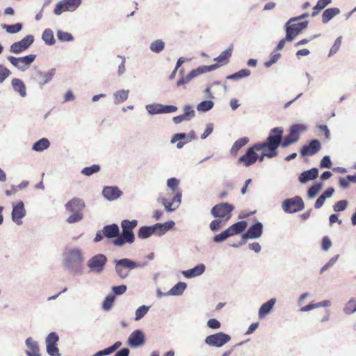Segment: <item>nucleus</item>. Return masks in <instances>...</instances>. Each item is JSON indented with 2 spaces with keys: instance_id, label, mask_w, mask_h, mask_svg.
<instances>
[{
  "instance_id": "nucleus-1",
  "label": "nucleus",
  "mask_w": 356,
  "mask_h": 356,
  "mask_svg": "<svg viewBox=\"0 0 356 356\" xmlns=\"http://www.w3.org/2000/svg\"><path fill=\"white\" fill-rule=\"evenodd\" d=\"M64 264L68 271L74 275H79L82 273L79 266L83 261V257L80 249L72 248L66 251L63 254Z\"/></svg>"
},
{
  "instance_id": "nucleus-2",
  "label": "nucleus",
  "mask_w": 356,
  "mask_h": 356,
  "mask_svg": "<svg viewBox=\"0 0 356 356\" xmlns=\"http://www.w3.org/2000/svg\"><path fill=\"white\" fill-rule=\"evenodd\" d=\"M280 137L275 138L273 134L270 131L269 135L267 138L261 143H257V149L260 150H266L267 158L272 159L278 154L277 149L280 147Z\"/></svg>"
},
{
  "instance_id": "nucleus-3",
  "label": "nucleus",
  "mask_w": 356,
  "mask_h": 356,
  "mask_svg": "<svg viewBox=\"0 0 356 356\" xmlns=\"http://www.w3.org/2000/svg\"><path fill=\"white\" fill-rule=\"evenodd\" d=\"M115 271L116 275L120 279H126L129 275V272L136 268V261L129 258H122L114 259Z\"/></svg>"
},
{
  "instance_id": "nucleus-4",
  "label": "nucleus",
  "mask_w": 356,
  "mask_h": 356,
  "mask_svg": "<svg viewBox=\"0 0 356 356\" xmlns=\"http://www.w3.org/2000/svg\"><path fill=\"white\" fill-rule=\"evenodd\" d=\"M282 207L285 213H293L302 211L305 208V204L302 197L297 195L284 200L282 203Z\"/></svg>"
},
{
  "instance_id": "nucleus-5",
  "label": "nucleus",
  "mask_w": 356,
  "mask_h": 356,
  "mask_svg": "<svg viewBox=\"0 0 356 356\" xmlns=\"http://www.w3.org/2000/svg\"><path fill=\"white\" fill-rule=\"evenodd\" d=\"M234 209V207L232 204L221 202L212 207L211 214L216 218H225V220H228L232 216L231 213Z\"/></svg>"
},
{
  "instance_id": "nucleus-6",
  "label": "nucleus",
  "mask_w": 356,
  "mask_h": 356,
  "mask_svg": "<svg viewBox=\"0 0 356 356\" xmlns=\"http://www.w3.org/2000/svg\"><path fill=\"white\" fill-rule=\"evenodd\" d=\"M81 3L82 0H62L56 5L54 13L56 15H60L64 12H74Z\"/></svg>"
},
{
  "instance_id": "nucleus-7",
  "label": "nucleus",
  "mask_w": 356,
  "mask_h": 356,
  "mask_svg": "<svg viewBox=\"0 0 356 356\" xmlns=\"http://www.w3.org/2000/svg\"><path fill=\"white\" fill-rule=\"evenodd\" d=\"M230 340L231 337L229 334L220 332L207 336L205 338L204 342L209 346L220 348L227 343Z\"/></svg>"
},
{
  "instance_id": "nucleus-8",
  "label": "nucleus",
  "mask_w": 356,
  "mask_h": 356,
  "mask_svg": "<svg viewBox=\"0 0 356 356\" xmlns=\"http://www.w3.org/2000/svg\"><path fill=\"white\" fill-rule=\"evenodd\" d=\"M55 74V68H52L47 72L37 70L31 76L30 79L35 83H37L42 89L44 85L49 83L53 79Z\"/></svg>"
},
{
  "instance_id": "nucleus-9",
  "label": "nucleus",
  "mask_w": 356,
  "mask_h": 356,
  "mask_svg": "<svg viewBox=\"0 0 356 356\" xmlns=\"http://www.w3.org/2000/svg\"><path fill=\"white\" fill-rule=\"evenodd\" d=\"M107 262V257L103 254H97L92 257L87 262L90 271L100 273L103 271Z\"/></svg>"
},
{
  "instance_id": "nucleus-10",
  "label": "nucleus",
  "mask_w": 356,
  "mask_h": 356,
  "mask_svg": "<svg viewBox=\"0 0 356 356\" xmlns=\"http://www.w3.org/2000/svg\"><path fill=\"white\" fill-rule=\"evenodd\" d=\"M59 341V336L55 332H50L45 339L47 353L49 356H60L59 349L57 343Z\"/></svg>"
},
{
  "instance_id": "nucleus-11",
  "label": "nucleus",
  "mask_w": 356,
  "mask_h": 356,
  "mask_svg": "<svg viewBox=\"0 0 356 356\" xmlns=\"http://www.w3.org/2000/svg\"><path fill=\"white\" fill-rule=\"evenodd\" d=\"M257 143H255L251 147H248L246 149L245 153L238 159V163H243L245 166L247 167L253 165L258 159V154L256 153V152L259 151V149H257Z\"/></svg>"
},
{
  "instance_id": "nucleus-12",
  "label": "nucleus",
  "mask_w": 356,
  "mask_h": 356,
  "mask_svg": "<svg viewBox=\"0 0 356 356\" xmlns=\"http://www.w3.org/2000/svg\"><path fill=\"white\" fill-rule=\"evenodd\" d=\"M34 42V37L32 35H27L20 41L13 43L10 47V51L19 54L26 50Z\"/></svg>"
},
{
  "instance_id": "nucleus-13",
  "label": "nucleus",
  "mask_w": 356,
  "mask_h": 356,
  "mask_svg": "<svg viewBox=\"0 0 356 356\" xmlns=\"http://www.w3.org/2000/svg\"><path fill=\"white\" fill-rule=\"evenodd\" d=\"M283 133L284 129L282 127H274L271 129V134H273L275 138H277V137H280V146L282 147H287L291 144L297 142L299 140V136L296 137H291L289 135L288 136H286L284 140L283 138Z\"/></svg>"
},
{
  "instance_id": "nucleus-14",
  "label": "nucleus",
  "mask_w": 356,
  "mask_h": 356,
  "mask_svg": "<svg viewBox=\"0 0 356 356\" xmlns=\"http://www.w3.org/2000/svg\"><path fill=\"white\" fill-rule=\"evenodd\" d=\"M145 342V335L141 330H134L127 339V345L133 348L142 346Z\"/></svg>"
},
{
  "instance_id": "nucleus-15",
  "label": "nucleus",
  "mask_w": 356,
  "mask_h": 356,
  "mask_svg": "<svg viewBox=\"0 0 356 356\" xmlns=\"http://www.w3.org/2000/svg\"><path fill=\"white\" fill-rule=\"evenodd\" d=\"M26 216L24 204L22 201H19L17 204H13L11 217L13 222L17 225L22 224V219Z\"/></svg>"
},
{
  "instance_id": "nucleus-16",
  "label": "nucleus",
  "mask_w": 356,
  "mask_h": 356,
  "mask_svg": "<svg viewBox=\"0 0 356 356\" xmlns=\"http://www.w3.org/2000/svg\"><path fill=\"white\" fill-rule=\"evenodd\" d=\"M321 148V144L318 139H312L308 145H303L300 153L302 156H312L316 154Z\"/></svg>"
},
{
  "instance_id": "nucleus-17",
  "label": "nucleus",
  "mask_w": 356,
  "mask_h": 356,
  "mask_svg": "<svg viewBox=\"0 0 356 356\" xmlns=\"http://www.w3.org/2000/svg\"><path fill=\"white\" fill-rule=\"evenodd\" d=\"M263 228V224L259 221H257L243 233V236L250 239L259 238L262 235Z\"/></svg>"
},
{
  "instance_id": "nucleus-18",
  "label": "nucleus",
  "mask_w": 356,
  "mask_h": 356,
  "mask_svg": "<svg viewBox=\"0 0 356 356\" xmlns=\"http://www.w3.org/2000/svg\"><path fill=\"white\" fill-rule=\"evenodd\" d=\"M122 192L118 186H104L102 190V195L108 201H113L119 198Z\"/></svg>"
},
{
  "instance_id": "nucleus-19",
  "label": "nucleus",
  "mask_w": 356,
  "mask_h": 356,
  "mask_svg": "<svg viewBox=\"0 0 356 356\" xmlns=\"http://www.w3.org/2000/svg\"><path fill=\"white\" fill-rule=\"evenodd\" d=\"M25 345L27 347V350H25L27 356H41L38 342L32 337H28L25 340Z\"/></svg>"
},
{
  "instance_id": "nucleus-20",
  "label": "nucleus",
  "mask_w": 356,
  "mask_h": 356,
  "mask_svg": "<svg viewBox=\"0 0 356 356\" xmlns=\"http://www.w3.org/2000/svg\"><path fill=\"white\" fill-rule=\"evenodd\" d=\"M85 202L80 198H72L68 201L65 207L70 212H81L85 208Z\"/></svg>"
},
{
  "instance_id": "nucleus-21",
  "label": "nucleus",
  "mask_w": 356,
  "mask_h": 356,
  "mask_svg": "<svg viewBox=\"0 0 356 356\" xmlns=\"http://www.w3.org/2000/svg\"><path fill=\"white\" fill-rule=\"evenodd\" d=\"M318 176V169L312 168L308 170L302 172L298 177V180L301 184H306L309 181L316 179Z\"/></svg>"
},
{
  "instance_id": "nucleus-22",
  "label": "nucleus",
  "mask_w": 356,
  "mask_h": 356,
  "mask_svg": "<svg viewBox=\"0 0 356 356\" xmlns=\"http://www.w3.org/2000/svg\"><path fill=\"white\" fill-rule=\"evenodd\" d=\"M205 265L204 264H200L191 269L183 270L181 273L186 278L190 279L202 275L205 272Z\"/></svg>"
},
{
  "instance_id": "nucleus-23",
  "label": "nucleus",
  "mask_w": 356,
  "mask_h": 356,
  "mask_svg": "<svg viewBox=\"0 0 356 356\" xmlns=\"http://www.w3.org/2000/svg\"><path fill=\"white\" fill-rule=\"evenodd\" d=\"M138 220H123L121 222L122 233L127 235L126 236L135 237L133 229L137 226Z\"/></svg>"
},
{
  "instance_id": "nucleus-24",
  "label": "nucleus",
  "mask_w": 356,
  "mask_h": 356,
  "mask_svg": "<svg viewBox=\"0 0 356 356\" xmlns=\"http://www.w3.org/2000/svg\"><path fill=\"white\" fill-rule=\"evenodd\" d=\"M175 225V223L172 220H169L163 223H156L153 225L154 234L162 236L165 234L168 231L172 229Z\"/></svg>"
},
{
  "instance_id": "nucleus-25",
  "label": "nucleus",
  "mask_w": 356,
  "mask_h": 356,
  "mask_svg": "<svg viewBox=\"0 0 356 356\" xmlns=\"http://www.w3.org/2000/svg\"><path fill=\"white\" fill-rule=\"evenodd\" d=\"M248 227V222L245 220L238 221L234 223L227 229L229 232L231 236L243 233Z\"/></svg>"
},
{
  "instance_id": "nucleus-26",
  "label": "nucleus",
  "mask_w": 356,
  "mask_h": 356,
  "mask_svg": "<svg viewBox=\"0 0 356 356\" xmlns=\"http://www.w3.org/2000/svg\"><path fill=\"white\" fill-rule=\"evenodd\" d=\"M120 228L115 223L105 225L102 229L103 235L107 238H115L119 234Z\"/></svg>"
},
{
  "instance_id": "nucleus-27",
  "label": "nucleus",
  "mask_w": 356,
  "mask_h": 356,
  "mask_svg": "<svg viewBox=\"0 0 356 356\" xmlns=\"http://www.w3.org/2000/svg\"><path fill=\"white\" fill-rule=\"evenodd\" d=\"M276 302L275 298H271L266 302L264 303L259 308L258 316L260 319L264 318L266 315L270 314L273 306Z\"/></svg>"
},
{
  "instance_id": "nucleus-28",
  "label": "nucleus",
  "mask_w": 356,
  "mask_h": 356,
  "mask_svg": "<svg viewBox=\"0 0 356 356\" xmlns=\"http://www.w3.org/2000/svg\"><path fill=\"white\" fill-rule=\"evenodd\" d=\"M127 235L120 233L116 236L115 238L113 239V243L115 246L122 247L125 243H132L134 242L135 237L133 236H126Z\"/></svg>"
},
{
  "instance_id": "nucleus-29",
  "label": "nucleus",
  "mask_w": 356,
  "mask_h": 356,
  "mask_svg": "<svg viewBox=\"0 0 356 356\" xmlns=\"http://www.w3.org/2000/svg\"><path fill=\"white\" fill-rule=\"evenodd\" d=\"M13 90L18 92L22 97L26 96V90L24 83L19 79L15 78L11 81Z\"/></svg>"
},
{
  "instance_id": "nucleus-30",
  "label": "nucleus",
  "mask_w": 356,
  "mask_h": 356,
  "mask_svg": "<svg viewBox=\"0 0 356 356\" xmlns=\"http://www.w3.org/2000/svg\"><path fill=\"white\" fill-rule=\"evenodd\" d=\"M36 55L29 54L25 56L19 57V65L22 67L19 70L22 72L26 71L31 63L35 60Z\"/></svg>"
},
{
  "instance_id": "nucleus-31",
  "label": "nucleus",
  "mask_w": 356,
  "mask_h": 356,
  "mask_svg": "<svg viewBox=\"0 0 356 356\" xmlns=\"http://www.w3.org/2000/svg\"><path fill=\"white\" fill-rule=\"evenodd\" d=\"M187 287L185 282H179L174 286H172L165 296H181L183 294Z\"/></svg>"
},
{
  "instance_id": "nucleus-32",
  "label": "nucleus",
  "mask_w": 356,
  "mask_h": 356,
  "mask_svg": "<svg viewBox=\"0 0 356 356\" xmlns=\"http://www.w3.org/2000/svg\"><path fill=\"white\" fill-rule=\"evenodd\" d=\"M232 45H231L228 49L223 51L218 57L214 58V60L217 61V63L220 65H224L228 63L229 59L232 56Z\"/></svg>"
},
{
  "instance_id": "nucleus-33",
  "label": "nucleus",
  "mask_w": 356,
  "mask_h": 356,
  "mask_svg": "<svg viewBox=\"0 0 356 356\" xmlns=\"http://www.w3.org/2000/svg\"><path fill=\"white\" fill-rule=\"evenodd\" d=\"M340 13V10L338 8H330L324 10L322 15V22L324 24L327 23L334 16Z\"/></svg>"
},
{
  "instance_id": "nucleus-34",
  "label": "nucleus",
  "mask_w": 356,
  "mask_h": 356,
  "mask_svg": "<svg viewBox=\"0 0 356 356\" xmlns=\"http://www.w3.org/2000/svg\"><path fill=\"white\" fill-rule=\"evenodd\" d=\"M49 140L46 138H42L33 143L32 149L35 152H42L49 148Z\"/></svg>"
},
{
  "instance_id": "nucleus-35",
  "label": "nucleus",
  "mask_w": 356,
  "mask_h": 356,
  "mask_svg": "<svg viewBox=\"0 0 356 356\" xmlns=\"http://www.w3.org/2000/svg\"><path fill=\"white\" fill-rule=\"evenodd\" d=\"M296 21H291L289 19L286 23H289V29L295 32L298 35L302 32V30L306 29L308 26V21H303L297 24H294Z\"/></svg>"
},
{
  "instance_id": "nucleus-36",
  "label": "nucleus",
  "mask_w": 356,
  "mask_h": 356,
  "mask_svg": "<svg viewBox=\"0 0 356 356\" xmlns=\"http://www.w3.org/2000/svg\"><path fill=\"white\" fill-rule=\"evenodd\" d=\"M249 140H250L248 137H242L236 140L230 149V153L232 155H236L238 150L242 147L245 146L249 142Z\"/></svg>"
},
{
  "instance_id": "nucleus-37",
  "label": "nucleus",
  "mask_w": 356,
  "mask_h": 356,
  "mask_svg": "<svg viewBox=\"0 0 356 356\" xmlns=\"http://www.w3.org/2000/svg\"><path fill=\"white\" fill-rule=\"evenodd\" d=\"M154 234L153 225L151 226H143L140 227L138 232V238L145 239L150 237Z\"/></svg>"
},
{
  "instance_id": "nucleus-38",
  "label": "nucleus",
  "mask_w": 356,
  "mask_h": 356,
  "mask_svg": "<svg viewBox=\"0 0 356 356\" xmlns=\"http://www.w3.org/2000/svg\"><path fill=\"white\" fill-rule=\"evenodd\" d=\"M42 40L47 45H54L56 42L54 32L50 29H46L42 35Z\"/></svg>"
},
{
  "instance_id": "nucleus-39",
  "label": "nucleus",
  "mask_w": 356,
  "mask_h": 356,
  "mask_svg": "<svg viewBox=\"0 0 356 356\" xmlns=\"http://www.w3.org/2000/svg\"><path fill=\"white\" fill-rule=\"evenodd\" d=\"M323 187V184L321 182H315L308 189H307V197L309 199L314 198L320 192Z\"/></svg>"
},
{
  "instance_id": "nucleus-40",
  "label": "nucleus",
  "mask_w": 356,
  "mask_h": 356,
  "mask_svg": "<svg viewBox=\"0 0 356 356\" xmlns=\"http://www.w3.org/2000/svg\"><path fill=\"white\" fill-rule=\"evenodd\" d=\"M129 90H120L113 94L114 104H118L124 102L128 98Z\"/></svg>"
},
{
  "instance_id": "nucleus-41",
  "label": "nucleus",
  "mask_w": 356,
  "mask_h": 356,
  "mask_svg": "<svg viewBox=\"0 0 356 356\" xmlns=\"http://www.w3.org/2000/svg\"><path fill=\"white\" fill-rule=\"evenodd\" d=\"M250 74H251V72H250V70L243 69L236 73L228 75L227 76V79L236 81V80H238L242 78L248 77L250 75Z\"/></svg>"
},
{
  "instance_id": "nucleus-42",
  "label": "nucleus",
  "mask_w": 356,
  "mask_h": 356,
  "mask_svg": "<svg viewBox=\"0 0 356 356\" xmlns=\"http://www.w3.org/2000/svg\"><path fill=\"white\" fill-rule=\"evenodd\" d=\"M165 48V42L161 39H157L153 41L149 45V49L154 52L159 54Z\"/></svg>"
},
{
  "instance_id": "nucleus-43",
  "label": "nucleus",
  "mask_w": 356,
  "mask_h": 356,
  "mask_svg": "<svg viewBox=\"0 0 356 356\" xmlns=\"http://www.w3.org/2000/svg\"><path fill=\"white\" fill-rule=\"evenodd\" d=\"M101 167L98 164H93L90 166L85 167L81 170V174L85 176L90 177L93 174L97 173L100 171Z\"/></svg>"
},
{
  "instance_id": "nucleus-44",
  "label": "nucleus",
  "mask_w": 356,
  "mask_h": 356,
  "mask_svg": "<svg viewBox=\"0 0 356 356\" xmlns=\"http://www.w3.org/2000/svg\"><path fill=\"white\" fill-rule=\"evenodd\" d=\"M183 117L186 121H190L195 116V111L191 105H185L183 108Z\"/></svg>"
},
{
  "instance_id": "nucleus-45",
  "label": "nucleus",
  "mask_w": 356,
  "mask_h": 356,
  "mask_svg": "<svg viewBox=\"0 0 356 356\" xmlns=\"http://www.w3.org/2000/svg\"><path fill=\"white\" fill-rule=\"evenodd\" d=\"M307 129L306 126L301 124H295L291 126L289 129V136L291 137L299 136L300 131H305Z\"/></svg>"
},
{
  "instance_id": "nucleus-46",
  "label": "nucleus",
  "mask_w": 356,
  "mask_h": 356,
  "mask_svg": "<svg viewBox=\"0 0 356 356\" xmlns=\"http://www.w3.org/2000/svg\"><path fill=\"white\" fill-rule=\"evenodd\" d=\"M213 102L211 100H204L201 102L197 106V110L200 112H207L213 108Z\"/></svg>"
},
{
  "instance_id": "nucleus-47",
  "label": "nucleus",
  "mask_w": 356,
  "mask_h": 356,
  "mask_svg": "<svg viewBox=\"0 0 356 356\" xmlns=\"http://www.w3.org/2000/svg\"><path fill=\"white\" fill-rule=\"evenodd\" d=\"M2 29H5L8 33L15 34L19 32L22 29V24L21 23H16L14 24H2Z\"/></svg>"
},
{
  "instance_id": "nucleus-48",
  "label": "nucleus",
  "mask_w": 356,
  "mask_h": 356,
  "mask_svg": "<svg viewBox=\"0 0 356 356\" xmlns=\"http://www.w3.org/2000/svg\"><path fill=\"white\" fill-rule=\"evenodd\" d=\"M150 306L142 305L140 306L135 312V321H138L142 319L148 312Z\"/></svg>"
},
{
  "instance_id": "nucleus-49",
  "label": "nucleus",
  "mask_w": 356,
  "mask_h": 356,
  "mask_svg": "<svg viewBox=\"0 0 356 356\" xmlns=\"http://www.w3.org/2000/svg\"><path fill=\"white\" fill-rule=\"evenodd\" d=\"M230 236L229 232L226 229L220 234L215 235L213 238V242L215 243H220L226 241Z\"/></svg>"
},
{
  "instance_id": "nucleus-50",
  "label": "nucleus",
  "mask_w": 356,
  "mask_h": 356,
  "mask_svg": "<svg viewBox=\"0 0 356 356\" xmlns=\"http://www.w3.org/2000/svg\"><path fill=\"white\" fill-rule=\"evenodd\" d=\"M56 34H57V38L60 41L71 42V41L74 40L73 35L68 32H65L61 30H58Z\"/></svg>"
},
{
  "instance_id": "nucleus-51",
  "label": "nucleus",
  "mask_w": 356,
  "mask_h": 356,
  "mask_svg": "<svg viewBox=\"0 0 356 356\" xmlns=\"http://www.w3.org/2000/svg\"><path fill=\"white\" fill-rule=\"evenodd\" d=\"M115 301V297L113 295L107 296L102 303V309L104 311H109L112 308L113 304Z\"/></svg>"
},
{
  "instance_id": "nucleus-52",
  "label": "nucleus",
  "mask_w": 356,
  "mask_h": 356,
  "mask_svg": "<svg viewBox=\"0 0 356 356\" xmlns=\"http://www.w3.org/2000/svg\"><path fill=\"white\" fill-rule=\"evenodd\" d=\"M343 312L346 314H352L356 312V301L353 299L350 300L343 308Z\"/></svg>"
},
{
  "instance_id": "nucleus-53",
  "label": "nucleus",
  "mask_w": 356,
  "mask_h": 356,
  "mask_svg": "<svg viewBox=\"0 0 356 356\" xmlns=\"http://www.w3.org/2000/svg\"><path fill=\"white\" fill-rule=\"evenodd\" d=\"M284 29L286 31V36L284 38V39L286 42H292L298 35L295 33V32L293 31L291 29H289V23L285 24Z\"/></svg>"
},
{
  "instance_id": "nucleus-54",
  "label": "nucleus",
  "mask_w": 356,
  "mask_h": 356,
  "mask_svg": "<svg viewBox=\"0 0 356 356\" xmlns=\"http://www.w3.org/2000/svg\"><path fill=\"white\" fill-rule=\"evenodd\" d=\"M71 213H72V215H70L66 220V221L70 224L79 222L83 218V216L81 212H71Z\"/></svg>"
},
{
  "instance_id": "nucleus-55",
  "label": "nucleus",
  "mask_w": 356,
  "mask_h": 356,
  "mask_svg": "<svg viewBox=\"0 0 356 356\" xmlns=\"http://www.w3.org/2000/svg\"><path fill=\"white\" fill-rule=\"evenodd\" d=\"M348 204V202L346 200L337 202L333 205V210L336 212H340L346 210Z\"/></svg>"
},
{
  "instance_id": "nucleus-56",
  "label": "nucleus",
  "mask_w": 356,
  "mask_h": 356,
  "mask_svg": "<svg viewBox=\"0 0 356 356\" xmlns=\"http://www.w3.org/2000/svg\"><path fill=\"white\" fill-rule=\"evenodd\" d=\"M159 106L160 104H147L145 106V108L149 115L161 114V112L159 111L161 108V107H159Z\"/></svg>"
},
{
  "instance_id": "nucleus-57",
  "label": "nucleus",
  "mask_w": 356,
  "mask_h": 356,
  "mask_svg": "<svg viewBox=\"0 0 356 356\" xmlns=\"http://www.w3.org/2000/svg\"><path fill=\"white\" fill-rule=\"evenodd\" d=\"M111 290L113 292L112 295L114 296V297H115V296H121V295L124 294L127 291V287L126 285L122 284V285L113 286L111 288Z\"/></svg>"
},
{
  "instance_id": "nucleus-58",
  "label": "nucleus",
  "mask_w": 356,
  "mask_h": 356,
  "mask_svg": "<svg viewBox=\"0 0 356 356\" xmlns=\"http://www.w3.org/2000/svg\"><path fill=\"white\" fill-rule=\"evenodd\" d=\"M342 41V37L339 36L334 41L333 45L332 46L330 52H329V56H332L334 54H335L339 49Z\"/></svg>"
},
{
  "instance_id": "nucleus-59",
  "label": "nucleus",
  "mask_w": 356,
  "mask_h": 356,
  "mask_svg": "<svg viewBox=\"0 0 356 356\" xmlns=\"http://www.w3.org/2000/svg\"><path fill=\"white\" fill-rule=\"evenodd\" d=\"M281 54L280 53L271 54L270 59L264 63V66L267 68L271 67L273 64L276 63L280 58Z\"/></svg>"
},
{
  "instance_id": "nucleus-60",
  "label": "nucleus",
  "mask_w": 356,
  "mask_h": 356,
  "mask_svg": "<svg viewBox=\"0 0 356 356\" xmlns=\"http://www.w3.org/2000/svg\"><path fill=\"white\" fill-rule=\"evenodd\" d=\"M159 107H161V114L163 113H175L177 111L178 108L174 105H163L160 104Z\"/></svg>"
},
{
  "instance_id": "nucleus-61",
  "label": "nucleus",
  "mask_w": 356,
  "mask_h": 356,
  "mask_svg": "<svg viewBox=\"0 0 356 356\" xmlns=\"http://www.w3.org/2000/svg\"><path fill=\"white\" fill-rule=\"evenodd\" d=\"M10 74L11 72L4 65L0 64V83H3Z\"/></svg>"
},
{
  "instance_id": "nucleus-62",
  "label": "nucleus",
  "mask_w": 356,
  "mask_h": 356,
  "mask_svg": "<svg viewBox=\"0 0 356 356\" xmlns=\"http://www.w3.org/2000/svg\"><path fill=\"white\" fill-rule=\"evenodd\" d=\"M339 254L332 257L320 270V273L322 274L325 270L332 267L337 261Z\"/></svg>"
},
{
  "instance_id": "nucleus-63",
  "label": "nucleus",
  "mask_w": 356,
  "mask_h": 356,
  "mask_svg": "<svg viewBox=\"0 0 356 356\" xmlns=\"http://www.w3.org/2000/svg\"><path fill=\"white\" fill-rule=\"evenodd\" d=\"M222 222V220L221 219H216L212 220L209 225L210 229L213 232L219 231L221 228Z\"/></svg>"
},
{
  "instance_id": "nucleus-64",
  "label": "nucleus",
  "mask_w": 356,
  "mask_h": 356,
  "mask_svg": "<svg viewBox=\"0 0 356 356\" xmlns=\"http://www.w3.org/2000/svg\"><path fill=\"white\" fill-rule=\"evenodd\" d=\"M179 184V180L175 177L170 178L167 180V186L173 191L176 192L177 186Z\"/></svg>"
}]
</instances>
